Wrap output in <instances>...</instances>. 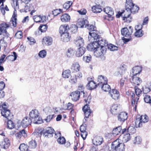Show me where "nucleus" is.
I'll return each instance as SVG.
<instances>
[{"instance_id": "nucleus-60", "label": "nucleus", "mask_w": 151, "mask_h": 151, "mask_svg": "<svg viewBox=\"0 0 151 151\" xmlns=\"http://www.w3.org/2000/svg\"><path fill=\"white\" fill-rule=\"evenodd\" d=\"M55 117V116L54 114L52 115H49L47 116L46 118L45 119V120L47 122H49L54 118Z\"/></svg>"}, {"instance_id": "nucleus-14", "label": "nucleus", "mask_w": 151, "mask_h": 151, "mask_svg": "<svg viewBox=\"0 0 151 151\" xmlns=\"http://www.w3.org/2000/svg\"><path fill=\"white\" fill-rule=\"evenodd\" d=\"M120 107L119 104H113L111 107L110 111L113 115L116 114L119 111Z\"/></svg>"}, {"instance_id": "nucleus-30", "label": "nucleus", "mask_w": 151, "mask_h": 151, "mask_svg": "<svg viewBox=\"0 0 151 151\" xmlns=\"http://www.w3.org/2000/svg\"><path fill=\"white\" fill-rule=\"evenodd\" d=\"M42 42H44L47 45H50L52 43V38L48 36L44 37L43 38Z\"/></svg>"}, {"instance_id": "nucleus-24", "label": "nucleus", "mask_w": 151, "mask_h": 151, "mask_svg": "<svg viewBox=\"0 0 151 151\" xmlns=\"http://www.w3.org/2000/svg\"><path fill=\"white\" fill-rule=\"evenodd\" d=\"M89 32V36L88 37V39L90 41L91 39L92 40H94L95 41H97L99 38V35L96 33V32Z\"/></svg>"}, {"instance_id": "nucleus-25", "label": "nucleus", "mask_w": 151, "mask_h": 151, "mask_svg": "<svg viewBox=\"0 0 151 151\" xmlns=\"http://www.w3.org/2000/svg\"><path fill=\"white\" fill-rule=\"evenodd\" d=\"M98 81L99 83L97 84V86H99V85L101 86L104 83H106L108 81V80L106 77L100 75L98 76Z\"/></svg>"}, {"instance_id": "nucleus-23", "label": "nucleus", "mask_w": 151, "mask_h": 151, "mask_svg": "<svg viewBox=\"0 0 151 151\" xmlns=\"http://www.w3.org/2000/svg\"><path fill=\"white\" fill-rule=\"evenodd\" d=\"M54 132V129L51 127H47L44 131L43 135L45 137H48L49 135H52Z\"/></svg>"}, {"instance_id": "nucleus-44", "label": "nucleus", "mask_w": 151, "mask_h": 151, "mask_svg": "<svg viewBox=\"0 0 151 151\" xmlns=\"http://www.w3.org/2000/svg\"><path fill=\"white\" fill-rule=\"evenodd\" d=\"M71 71L69 70H66L64 71L62 73V76L65 78H68L70 76Z\"/></svg>"}, {"instance_id": "nucleus-41", "label": "nucleus", "mask_w": 151, "mask_h": 151, "mask_svg": "<svg viewBox=\"0 0 151 151\" xmlns=\"http://www.w3.org/2000/svg\"><path fill=\"white\" fill-rule=\"evenodd\" d=\"M92 11L95 13H98L102 11V9L100 6L96 5L92 7Z\"/></svg>"}, {"instance_id": "nucleus-40", "label": "nucleus", "mask_w": 151, "mask_h": 151, "mask_svg": "<svg viewBox=\"0 0 151 151\" xmlns=\"http://www.w3.org/2000/svg\"><path fill=\"white\" fill-rule=\"evenodd\" d=\"M13 55H11L7 56L6 59L12 61H14L16 60L17 58V55L15 52H13Z\"/></svg>"}, {"instance_id": "nucleus-31", "label": "nucleus", "mask_w": 151, "mask_h": 151, "mask_svg": "<svg viewBox=\"0 0 151 151\" xmlns=\"http://www.w3.org/2000/svg\"><path fill=\"white\" fill-rule=\"evenodd\" d=\"M142 70V68L140 66H137L133 67L132 69L133 75L136 76Z\"/></svg>"}, {"instance_id": "nucleus-18", "label": "nucleus", "mask_w": 151, "mask_h": 151, "mask_svg": "<svg viewBox=\"0 0 151 151\" xmlns=\"http://www.w3.org/2000/svg\"><path fill=\"white\" fill-rule=\"evenodd\" d=\"M74 42L77 47L83 46L84 44V40L81 37H77L74 40Z\"/></svg>"}, {"instance_id": "nucleus-7", "label": "nucleus", "mask_w": 151, "mask_h": 151, "mask_svg": "<svg viewBox=\"0 0 151 151\" xmlns=\"http://www.w3.org/2000/svg\"><path fill=\"white\" fill-rule=\"evenodd\" d=\"M131 12L129 11L126 10L124 12H118L116 15V17L117 18H119L120 16H122L123 18V20L126 21L128 22H130L132 20V17L131 16Z\"/></svg>"}, {"instance_id": "nucleus-20", "label": "nucleus", "mask_w": 151, "mask_h": 151, "mask_svg": "<svg viewBox=\"0 0 151 151\" xmlns=\"http://www.w3.org/2000/svg\"><path fill=\"white\" fill-rule=\"evenodd\" d=\"M103 142V139L100 136H96L93 140V143L96 146L100 145Z\"/></svg>"}, {"instance_id": "nucleus-34", "label": "nucleus", "mask_w": 151, "mask_h": 151, "mask_svg": "<svg viewBox=\"0 0 151 151\" xmlns=\"http://www.w3.org/2000/svg\"><path fill=\"white\" fill-rule=\"evenodd\" d=\"M15 135L17 138H20L22 136L25 137H26L27 136V135L24 129H23L16 133Z\"/></svg>"}, {"instance_id": "nucleus-54", "label": "nucleus", "mask_w": 151, "mask_h": 151, "mask_svg": "<svg viewBox=\"0 0 151 151\" xmlns=\"http://www.w3.org/2000/svg\"><path fill=\"white\" fill-rule=\"evenodd\" d=\"M143 35V32L142 30H140L136 31L135 32L134 36L137 37H141Z\"/></svg>"}, {"instance_id": "nucleus-62", "label": "nucleus", "mask_w": 151, "mask_h": 151, "mask_svg": "<svg viewBox=\"0 0 151 151\" xmlns=\"http://www.w3.org/2000/svg\"><path fill=\"white\" fill-rule=\"evenodd\" d=\"M144 100L145 102L146 103H150V101L151 100L150 96L148 95H145L144 97Z\"/></svg>"}, {"instance_id": "nucleus-9", "label": "nucleus", "mask_w": 151, "mask_h": 151, "mask_svg": "<svg viewBox=\"0 0 151 151\" xmlns=\"http://www.w3.org/2000/svg\"><path fill=\"white\" fill-rule=\"evenodd\" d=\"M133 29L131 26H129V28L124 27L121 30L122 35L127 37H130L133 32Z\"/></svg>"}, {"instance_id": "nucleus-26", "label": "nucleus", "mask_w": 151, "mask_h": 151, "mask_svg": "<svg viewBox=\"0 0 151 151\" xmlns=\"http://www.w3.org/2000/svg\"><path fill=\"white\" fill-rule=\"evenodd\" d=\"M136 76L133 75L132 83L134 85H139L141 83L142 81L139 78Z\"/></svg>"}, {"instance_id": "nucleus-38", "label": "nucleus", "mask_w": 151, "mask_h": 151, "mask_svg": "<svg viewBox=\"0 0 151 151\" xmlns=\"http://www.w3.org/2000/svg\"><path fill=\"white\" fill-rule=\"evenodd\" d=\"M57 134L59 135L60 136V137L57 139L58 143L61 145L65 144L66 142V140L65 138L63 137H60L61 134L60 132H58Z\"/></svg>"}, {"instance_id": "nucleus-36", "label": "nucleus", "mask_w": 151, "mask_h": 151, "mask_svg": "<svg viewBox=\"0 0 151 151\" xmlns=\"http://www.w3.org/2000/svg\"><path fill=\"white\" fill-rule=\"evenodd\" d=\"M97 86V85H96L93 81H91L89 82L86 87L88 89L91 90L95 88Z\"/></svg>"}, {"instance_id": "nucleus-46", "label": "nucleus", "mask_w": 151, "mask_h": 151, "mask_svg": "<svg viewBox=\"0 0 151 151\" xmlns=\"http://www.w3.org/2000/svg\"><path fill=\"white\" fill-rule=\"evenodd\" d=\"M131 138V137L130 134L128 133L124 135L122 138V141L126 142L129 140Z\"/></svg>"}, {"instance_id": "nucleus-1", "label": "nucleus", "mask_w": 151, "mask_h": 151, "mask_svg": "<svg viewBox=\"0 0 151 151\" xmlns=\"http://www.w3.org/2000/svg\"><path fill=\"white\" fill-rule=\"evenodd\" d=\"M126 10L129 12L135 14L138 12L139 9V7L133 4L132 0H126L125 4Z\"/></svg>"}, {"instance_id": "nucleus-53", "label": "nucleus", "mask_w": 151, "mask_h": 151, "mask_svg": "<svg viewBox=\"0 0 151 151\" xmlns=\"http://www.w3.org/2000/svg\"><path fill=\"white\" fill-rule=\"evenodd\" d=\"M7 122V126L8 128L11 129L14 127V124L13 122L11 120V119H8Z\"/></svg>"}, {"instance_id": "nucleus-58", "label": "nucleus", "mask_w": 151, "mask_h": 151, "mask_svg": "<svg viewBox=\"0 0 151 151\" xmlns=\"http://www.w3.org/2000/svg\"><path fill=\"white\" fill-rule=\"evenodd\" d=\"M90 31V32H96V27H94L92 25H89L88 24L87 26V27H86Z\"/></svg>"}, {"instance_id": "nucleus-39", "label": "nucleus", "mask_w": 151, "mask_h": 151, "mask_svg": "<svg viewBox=\"0 0 151 151\" xmlns=\"http://www.w3.org/2000/svg\"><path fill=\"white\" fill-rule=\"evenodd\" d=\"M9 27V25L6 23H3L0 24V29L3 33L6 34V29Z\"/></svg>"}, {"instance_id": "nucleus-61", "label": "nucleus", "mask_w": 151, "mask_h": 151, "mask_svg": "<svg viewBox=\"0 0 151 151\" xmlns=\"http://www.w3.org/2000/svg\"><path fill=\"white\" fill-rule=\"evenodd\" d=\"M62 10L60 9H56L52 12V14L54 16H56L60 14V12H62Z\"/></svg>"}, {"instance_id": "nucleus-28", "label": "nucleus", "mask_w": 151, "mask_h": 151, "mask_svg": "<svg viewBox=\"0 0 151 151\" xmlns=\"http://www.w3.org/2000/svg\"><path fill=\"white\" fill-rule=\"evenodd\" d=\"M10 145V141L7 138L4 139V142H3L0 145L2 148L4 149H7Z\"/></svg>"}, {"instance_id": "nucleus-47", "label": "nucleus", "mask_w": 151, "mask_h": 151, "mask_svg": "<svg viewBox=\"0 0 151 151\" xmlns=\"http://www.w3.org/2000/svg\"><path fill=\"white\" fill-rule=\"evenodd\" d=\"M78 27L75 24H72L69 30L73 33H76L77 31Z\"/></svg>"}, {"instance_id": "nucleus-33", "label": "nucleus", "mask_w": 151, "mask_h": 151, "mask_svg": "<svg viewBox=\"0 0 151 151\" xmlns=\"http://www.w3.org/2000/svg\"><path fill=\"white\" fill-rule=\"evenodd\" d=\"M107 82L106 83H104V84H101V88L104 91L109 92L111 90V88L110 86L107 84Z\"/></svg>"}, {"instance_id": "nucleus-35", "label": "nucleus", "mask_w": 151, "mask_h": 151, "mask_svg": "<svg viewBox=\"0 0 151 151\" xmlns=\"http://www.w3.org/2000/svg\"><path fill=\"white\" fill-rule=\"evenodd\" d=\"M122 128L120 126L114 129L112 131V134L115 136L118 135L121 132Z\"/></svg>"}, {"instance_id": "nucleus-4", "label": "nucleus", "mask_w": 151, "mask_h": 151, "mask_svg": "<svg viewBox=\"0 0 151 151\" xmlns=\"http://www.w3.org/2000/svg\"><path fill=\"white\" fill-rule=\"evenodd\" d=\"M127 66L124 64L118 68V70L114 73L115 76L124 77L126 80L128 79L129 73L127 71Z\"/></svg>"}, {"instance_id": "nucleus-29", "label": "nucleus", "mask_w": 151, "mask_h": 151, "mask_svg": "<svg viewBox=\"0 0 151 151\" xmlns=\"http://www.w3.org/2000/svg\"><path fill=\"white\" fill-rule=\"evenodd\" d=\"M70 37L68 32H65L61 35V39L63 42H67L69 41Z\"/></svg>"}, {"instance_id": "nucleus-12", "label": "nucleus", "mask_w": 151, "mask_h": 151, "mask_svg": "<svg viewBox=\"0 0 151 151\" xmlns=\"http://www.w3.org/2000/svg\"><path fill=\"white\" fill-rule=\"evenodd\" d=\"M88 23V21L86 19L83 18L78 19L77 24L79 27L83 28H86Z\"/></svg>"}, {"instance_id": "nucleus-17", "label": "nucleus", "mask_w": 151, "mask_h": 151, "mask_svg": "<svg viewBox=\"0 0 151 151\" xmlns=\"http://www.w3.org/2000/svg\"><path fill=\"white\" fill-rule=\"evenodd\" d=\"M99 47L97 41L94 40L92 43L89 44L87 47V50L90 51H95Z\"/></svg>"}, {"instance_id": "nucleus-8", "label": "nucleus", "mask_w": 151, "mask_h": 151, "mask_svg": "<svg viewBox=\"0 0 151 151\" xmlns=\"http://www.w3.org/2000/svg\"><path fill=\"white\" fill-rule=\"evenodd\" d=\"M148 120V118L147 115H142L140 118L136 119L135 122V126L137 127H141L142 123L147 122Z\"/></svg>"}, {"instance_id": "nucleus-59", "label": "nucleus", "mask_w": 151, "mask_h": 151, "mask_svg": "<svg viewBox=\"0 0 151 151\" xmlns=\"http://www.w3.org/2000/svg\"><path fill=\"white\" fill-rule=\"evenodd\" d=\"M15 37L17 39H21L23 37L22 32L21 31H17L15 35Z\"/></svg>"}, {"instance_id": "nucleus-16", "label": "nucleus", "mask_w": 151, "mask_h": 151, "mask_svg": "<svg viewBox=\"0 0 151 151\" xmlns=\"http://www.w3.org/2000/svg\"><path fill=\"white\" fill-rule=\"evenodd\" d=\"M86 50V48L84 46L78 47L76 51V55L77 57H81L84 54Z\"/></svg>"}, {"instance_id": "nucleus-55", "label": "nucleus", "mask_w": 151, "mask_h": 151, "mask_svg": "<svg viewBox=\"0 0 151 151\" xmlns=\"http://www.w3.org/2000/svg\"><path fill=\"white\" fill-rule=\"evenodd\" d=\"M47 28V26L46 24H41L39 27V29L41 32H45Z\"/></svg>"}, {"instance_id": "nucleus-37", "label": "nucleus", "mask_w": 151, "mask_h": 151, "mask_svg": "<svg viewBox=\"0 0 151 151\" xmlns=\"http://www.w3.org/2000/svg\"><path fill=\"white\" fill-rule=\"evenodd\" d=\"M60 18L62 21L63 22H69L70 19V16L67 14H65L62 15Z\"/></svg>"}, {"instance_id": "nucleus-48", "label": "nucleus", "mask_w": 151, "mask_h": 151, "mask_svg": "<svg viewBox=\"0 0 151 151\" xmlns=\"http://www.w3.org/2000/svg\"><path fill=\"white\" fill-rule=\"evenodd\" d=\"M38 56L42 58H44L47 55V51L45 50H42L40 51L38 54Z\"/></svg>"}, {"instance_id": "nucleus-49", "label": "nucleus", "mask_w": 151, "mask_h": 151, "mask_svg": "<svg viewBox=\"0 0 151 151\" xmlns=\"http://www.w3.org/2000/svg\"><path fill=\"white\" fill-rule=\"evenodd\" d=\"M107 46L108 49H109L111 51L116 50L118 49L117 47L111 44H108V45Z\"/></svg>"}, {"instance_id": "nucleus-21", "label": "nucleus", "mask_w": 151, "mask_h": 151, "mask_svg": "<svg viewBox=\"0 0 151 151\" xmlns=\"http://www.w3.org/2000/svg\"><path fill=\"white\" fill-rule=\"evenodd\" d=\"M97 42L98 43V45L100 47H106L108 45V42L107 41L101 38H99L97 40Z\"/></svg>"}, {"instance_id": "nucleus-5", "label": "nucleus", "mask_w": 151, "mask_h": 151, "mask_svg": "<svg viewBox=\"0 0 151 151\" xmlns=\"http://www.w3.org/2000/svg\"><path fill=\"white\" fill-rule=\"evenodd\" d=\"M111 148L116 151H124L125 149L124 144V143L120 142L119 139L112 142Z\"/></svg>"}, {"instance_id": "nucleus-63", "label": "nucleus", "mask_w": 151, "mask_h": 151, "mask_svg": "<svg viewBox=\"0 0 151 151\" xmlns=\"http://www.w3.org/2000/svg\"><path fill=\"white\" fill-rule=\"evenodd\" d=\"M89 111H88V110L86 111V110L84 109V111H83L84 112L85 116V118H88L89 117V116L90 115V114L92 112L91 110H89Z\"/></svg>"}, {"instance_id": "nucleus-10", "label": "nucleus", "mask_w": 151, "mask_h": 151, "mask_svg": "<svg viewBox=\"0 0 151 151\" xmlns=\"http://www.w3.org/2000/svg\"><path fill=\"white\" fill-rule=\"evenodd\" d=\"M109 93L111 97L114 100H117L119 97V92L116 89H112L109 92Z\"/></svg>"}, {"instance_id": "nucleus-42", "label": "nucleus", "mask_w": 151, "mask_h": 151, "mask_svg": "<svg viewBox=\"0 0 151 151\" xmlns=\"http://www.w3.org/2000/svg\"><path fill=\"white\" fill-rule=\"evenodd\" d=\"M15 11L14 12V14L12 15V19L11 20V22H12L13 26L14 27H16L17 25V15H15Z\"/></svg>"}, {"instance_id": "nucleus-15", "label": "nucleus", "mask_w": 151, "mask_h": 151, "mask_svg": "<svg viewBox=\"0 0 151 151\" xmlns=\"http://www.w3.org/2000/svg\"><path fill=\"white\" fill-rule=\"evenodd\" d=\"M80 94V91H76L71 93L70 96L73 101H76L79 99Z\"/></svg>"}, {"instance_id": "nucleus-57", "label": "nucleus", "mask_w": 151, "mask_h": 151, "mask_svg": "<svg viewBox=\"0 0 151 151\" xmlns=\"http://www.w3.org/2000/svg\"><path fill=\"white\" fill-rule=\"evenodd\" d=\"M69 81L72 84H75L77 82L76 75H74L72 76L69 80Z\"/></svg>"}, {"instance_id": "nucleus-45", "label": "nucleus", "mask_w": 151, "mask_h": 151, "mask_svg": "<svg viewBox=\"0 0 151 151\" xmlns=\"http://www.w3.org/2000/svg\"><path fill=\"white\" fill-rule=\"evenodd\" d=\"M18 0H11V3L12 6L14 9H18L19 8V5L18 4Z\"/></svg>"}, {"instance_id": "nucleus-43", "label": "nucleus", "mask_w": 151, "mask_h": 151, "mask_svg": "<svg viewBox=\"0 0 151 151\" xmlns=\"http://www.w3.org/2000/svg\"><path fill=\"white\" fill-rule=\"evenodd\" d=\"M74 53L75 52L74 50L73 49L70 48L68 50L66 55L68 57L70 58L73 56Z\"/></svg>"}, {"instance_id": "nucleus-56", "label": "nucleus", "mask_w": 151, "mask_h": 151, "mask_svg": "<svg viewBox=\"0 0 151 151\" xmlns=\"http://www.w3.org/2000/svg\"><path fill=\"white\" fill-rule=\"evenodd\" d=\"M72 4V1H68L65 3L63 5V7L64 9H69Z\"/></svg>"}, {"instance_id": "nucleus-50", "label": "nucleus", "mask_w": 151, "mask_h": 151, "mask_svg": "<svg viewBox=\"0 0 151 151\" xmlns=\"http://www.w3.org/2000/svg\"><path fill=\"white\" fill-rule=\"evenodd\" d=\"M127 132L130 134H132L136 132V129L133 127L130 126L127 129Z\"/></svg>"}, {"instance_id": "nucleus-22", "label": "nucleus", "mask_w": 151, "mask_h": 151, "mask_svg": "<svg viewBox=\"0 0 151 151\" xmlns=\"http://www.w3.org/2000/svg\"><path fill=\"white\" fill-rule=\"evenodd\" d=\"M80 66L78 62H74L72 65L71 69L73 72H76L80 69Z\"/></svg>"}, {"instance_id": "nucleus-11", "label": "nucleus", "mask_w": 151, "mask_h": 151, "mask_svg": "<svg viewBox=\"0 0 151 151\" xmlns=\"http://www.w3.org/2000/svg\"><path fill=\"white\" fill-rule=\"evenodd\" d=\"M128 118V114L125 112H120L117 116L118 120L122 123L126 120Z\"/></svg>"}, {"instance_id": "nucleus-3", "label": "nucleus", "mask_w": 151, "mask_h": 151, "mask_svg": "<svg viewBox=\"0 0 151 151\" xmlns=\"http://www.w3.org/2000/svg\"><path fill=\"white\" fill-rule=\"evenodd\" d=\"M135 90L136 94L137 96L135 97V95L134 93H132V95H131V104L132 106H134V109L135 111L136 109L137 105L138 102V100L139 99V97L140 94L141 93L142 91L140 89L138 88L137 86H135Z\"/></svg>"}, {"instance_id": "nucleus-6", "label": "nucleus", "mask_w": 151, "mask_h": 151, "mask_svg": "<svg viewBox=\"0 0 151 151\" xmlns=\"http://www.w3.org/2000/svg\"><path fill=\"white\" fill-rule=\"evenodd\" d=\"M107 50L106 47H100L99 46L94 52V55L96 57H101L103 60L105 59V57L104 55L105 53Z\"/></svg>"}, {"instance_id": "nucleus-27", "label": "nucleus", "mask_w": 151, "mask_h": 151, "mask_svg": "<svg viewBox=\"0 0 151 151\" xmlns=\"http://www.w3.org/2000/svg\"><path fill=\"white\" fill-rule=\"evenodd\" d=\"M103 10L106 14L108 15L109 17H111L114 14V11L111 7L108 6L106 7Z\"/></svg>"}, {"instance_id": "nucleus-2", "label": "nucleus", "mask_w": 151, "mask_h": 151, "mask_svg": "<svg viewBox=\"0 0 151 151\" xmlns=\"http://www.w3.org/2000/svg\"><path fill=\"white\" fill-rule=\"evenodd\" d=\"M29 116L31 118L33 119L34 124H39L42 123V119L40 116V113L38 110H32L29 112Z\"/></svg>"}, {"instance_id": "nucleus-13", "label": "nucleus", "mask_w": 151, "mask_h": 151, "mask_svg": "<svg viewBox=\"0 0 151 151\" xmlns=\"http://www.w3.org/2000/svg\"><path fill=\"white\" fill-rule=\"evenodd\" d=\"M32 120L28 117H25L22 120L21 124L24 127H26L30 125L32 122Z\"/></svg>"}, {"instance_id": "nucleus-19", "label": "nucleus", "mask_w": 151, "mask_h": 151, "mask_svg": "<svg viewBox=\"0 0 151 151\" xmlns=\"http://www.w3.org/2000/svg\"><path fill=\"white\" fill-rule=\"evenodd\" d=\"M2 115L7 119H11L13 117V115L10 113L9 110L1 111Z\"/></svg>"}, {"instance_id": "nucleus-52", "label": "nucleus", "mask_w": 151, "mask_h": 151, "mask_svg": "<svg viewBox=\"0 0 151 151\" xmlns=\"http://www.w3.org/2000/svg\"><path fill=\"white\" fill-rule=\"evenodd\" d=\"M37 146V144L34 140H32L29 142V147L30 148L34 149Z\"/></svg>"}, {"instance_id": "nucleus-51", "label": "nucleus", "mask_w": 151, "mask_h": 151, "mask_svg": "<svg viewBox=\"0 0 151 151\" xmlns=\"http://www.w3.org/2000/svg\"><path fill=\"white\" fill-rule=\"evenodd\" d=\"M142 141V139L139 136H137L135 137L133 140L134 143L137 144H140L141 142Z\"/></svg>"}, {"instance_id": "nucleus-32", "label": "nucleus", "mask_w": 151, "mask_h": 151, "mask_svg": "<svg viewBox=\"0 0 151 151\" xmlns=\"http://www.w3.org/2000/svg\"><path fill=\"white\" fill-rule=\"evenodd\" d=\"M69 26L68 25H61L59 28V32L60 34H63L64 33L68 32Z\"/></svg>"}, {"instance_id": "nucleus-64", "label": "nucleus", "mask_w": 151, "mask_h": 151, "mask_svg": "<svg viewBox=\"0 0 151 151\" xmlns=\"http://www.w3.org/2000/svg\"><path fill=\"white\" fill-rule=\"evenodd\" d=\"M43 111L46 114H48L51 113V109L49 107H47L43 109Z\"/></svg>"}]
</instances>
